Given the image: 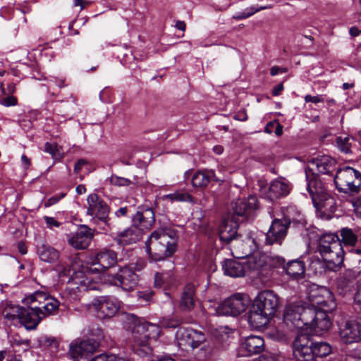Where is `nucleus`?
I'll return each mask as SVG.
<instances>
[{
    "mask_svg": "<svg viewBox=\"0 0 361 361\" xmlns=\"http://www.w3.org/2000/svg\"><path fill=\"white\" fill-rule=\"evenodd\" d=\"M92 237V230L84 225L68 237V243L77 250H83L88 247Z\"/></svg>",
    "mask_w": 361,
    "mask_h": 361,
    "instance_id": "20",
    "label": "nucleus"
},
{
    "mask_svg": "<svg viewBox=\"0 0 361 361\" xmlns=\"http://www.w3.org/2000/svg\"><path fill=\"white\" fill-rule=\"evenodd\" d=\"M264 341L260 336H248L241 343L240 352L244 356L261 353L264 350Z\"/></svg>",
    "mask_w": 361,
    "mask_h": 361,
    "instance_id": "25",
    "label": "nucleus"
},
{
    "mask_svg": "<svg viewBox=\"0 0 361 361\" xmlns=\"http://www.w3.org/2000/svg\"><path fill=\"white\" fill-rule=\"evenodd\" d=\"M76 192L78 195H82L86 192V188L83 185H79L76 187Z\"/></svg>",
    "mask_w": 361,
    "mask_h": 361,
    "instance_id": "63",
    "label": "nucleus"
},
{
    "mask_svg": "<svg viewBox=\"0 0 361 361\" xmlns=\"http://www.w3.org/2000/svg\"><path fill=\"white\" fill-rule=\"evenodd\" d=\"M307 190L312 198V203L317 202V200L328 193L326 187L318 176L311 175L306 171Z\"/></svg>",
    "mask_w": 361,
    "mask_h": 361,
    "instance_id": "23",
    "label": "nucleus"
},
{
    "mask_svg": "<svg viewBox=\"0 0 361 361\" xmlns=\"http://www.w3.org/2000/svg\"><path fill=\"white\" fill-rule=\"evenodd\" d=\"M154 283L159 288L173 286L175 283L173 274L171 271L157 273L154 276Z\"/></svg>",
    "mask_w": 361,
    "mask_h": 361,
    "instance_id": "36",
    "label": "nucleus"
},
{
    "mask_svg": "<svg viewBox=\"0 0 361 361\" xmlns=\"http://www.w3.org/2000/svg\"><path fill=\"white\" fill-rule=\"evenodd\" d=\"M160 334L159 326L148 323L136 324L132 330L133 341V349L140 356H147L152 354V349L149 341L157 339Z\"/></svg>",
    "mask_w": 361,
    "mask_h": 361,
    "instance_id": "7",
    "label": "nucleus"
},
{
    "mask_svg": "<svg viewBox=\"0 0 361 361\" xmlns=\"http://www.w3.org/2000/svg\"><path fill=\"white\" fill-rule=\"evenodd\" d=\"M355 301L357 303H358V304L361 305V288H360V289L357 291V293H356V294H355Z\"/></svg>",
    "mask_w": 361,
    "mask_h": 361,
    "instance_id": "64",
    "label": "nucleus"
},
{
    "mask_svg": "<svg viewBox=\"0 0 361 361\" xmlns=\"http://www.w3.org/2000/svg\"><path fill=\"white\" fill-rule=\"evenodd\" d=\"M340 336L345 343H354L361 341V320L359 322H347L341 330Z\"/></svg>",
    "mask_w": 361,
    "mask_h": 361,
    "instance_id": "26",
    "label": "nucleus"
},
{
    "mask_svg": "<svg viewBox=\"0 0 361 361\" xmlns=\"http://www.w3.org/2000/svg\"><path fill=\"white\" fill-rule=\"evenodd\" d=\"M314 346V354H315L316 360L317 357H324L331 354L332 348L329 343L326 342H312Z\"/></svg>",
    "mask_w": 361,
    "mask_h": 361,
    "instance_id": "37",
    "label": "nucleus"
},
{
    "mask_svg": "<svg viewBox=\"0 0 361 361\" xmlns=\"http://www.w3.org/2000/svg\"><path fill=\"white\" fill-rule=\"evenodd\" d=\"M44 219L48 228L52 229L54 227L58 228L61 223L56 221L54 217L44 216Z\"/></svg>",
    "mask_w": 361,
    "mask_h": 361,
    "instance_id": "49",
    "label": "nucleus"
},
{
    "mask_svg": "<svg viewBox=\"0 0 361 361\" xmlns=\"http://www.w3.org/2000/svg\"><path fill=\"white\" fill-rule=\"evenodd\" d=\"M195 285L188 283L185 286L180 301V308L183 311H190L193 309L195 306Z\"/></svg>",
    "mask_w": 361,
    "mask_h": 361,
    "instance_id": "31",
    "label": "nucleus"
},
{
    "mask_svg": "<svg viewBox=\"0 0 361 361\" xmlns=\"http://www.w3.org/2000/svg\"><path fill=\"white\" fill-rule=\"evenodd\" d=\"M271 8H272V5H267V6L257 7V8L251 6V7L245 8L243 12L239 13L237 15L234 16L233 18L236 20L245 19V18L250 17L255 13H257L262 10L270 9Z\"/></svg>",
    "mask_w": 361,
    "mask_h": 361,
    "instance_id": "39",
    "label": "nucleus"
},
{
    "mask_svg": "<svg viewBox=\"0 0 361 361\" xmlns=\"http://www.w3.org/2000/svg\"><path fill=\"white\" fill-rule=\"evenodd\" d=\"M74 6H80V9L85 8L87 6H88L91 1L90 0H74Z\"/></svg>",
    "mask_w": 361,
    "mask_h": 361,
    "instance_id": "53",
    "label": "nucleus"
},
{
    "mask_svg": "<svg viewBox=\"0 0 361 361\" xmlns=\"http://www.w3.org/2000/svg\"><path fill=\"white\" fill-rule=\"evenodd\" d=\"M341 241L333 233L322 235L319 239L318 250L329 269L341 265L343 261L345 245L355 246L357 241V234L350 228H343L341 231Z\"/></svg>",
    "mask_w": 361,
    "mask_h": 361,
    "instance_id": "4",
    "label": "nucleus"
},
{
    "mask_svg": "<svg viewBox=\"0 0 361 361\" xmlns=\"http://www.w3.org/2000/svg\"><path fill=\"white\" fill-rule=\"evenodd\" d=\"M350 203L353 207V212L355 215L361 218V198L353 199Z\"/></svg>",
    "mask_w": 361,
    "mask_h": 361,
    "instance_id": "46",
    "label": "nucleus"
},
{
    "mask_svg": "<svg viewBox=\"0 0 361 361\" xmlns=\"http://www.w3.org/2000/svg\"><path fill=\"white\" fill-rule=\"evenodd\" d=\"M66 195V193H61L59 196L55 195L50 198H49L45 202H44V207H49L51 205H54L56 204L61 199L64 197Z\"/></svg>",
    "mask_w": 361,
    "mask_h": 361,
    "instance_id": "48",
    "label": "nucleus"
},
{
    "mask_svg": "<svg viewBox=\"0 0 361 361\" xmlns=\"http://www.w3.org/2000/svg\"><path fill=\"white\" fill-rule=\"evenodd\" d=\"M350 355L361 361V343L351 351Z\"/></svg>",
    "mask_w": 361,
    "mask_h": 361,
    "instance_id": "51",
    "label": "nucleus"
},
{
    "mask_svg": "<svg viewBox=\"0 0 361 361\" xmlns=\"http://www.w3.org/2000/svg\"><path fill=\"white\" fill-rule=\"evenodd\" d=\"M177 241L178 235L174 231L157 229L147 240L146 251L152 259L164 260L176 252Z\"/></svg>",
    "mask_w": 361,
    "mask_h": 361,
    "instance_id": "6",
    "label": "nucleus"
},
{
    "mask_svg": "<svg viewBox=\"0 0 361 361\" xmlns=\"http://www.w3.org/2000/svg\"><path fill=\"white\" fill-rule=\"evenodd\" d=\"M336 143L338 147L342 152L348 153L350 151V144L349 142V137L341 136L337 138Z\"/></svg>",
    "mask_w": 361,
    "mask_h": 361,
    "instance_id": "44",
    "label": "nucleus"
},
{
    "mask_svg": "<svg viewBox=\"0 0 361 361\" xmlns=\"http://www.w3.org/2000/svg\"><path fill=\"white\" fill-rule=\"evenodd\" d=\"M86 164V162L85 161V160H83V159H80V160H79V161L75 164V165L74 171H75V173H79V172H80V171L81 170V169H82V166H83L84 164Z\"/></svg>",
    "mask_w": 361,
    "mask_h": 361,
    "instance_id": "58",
    "label": "nucleus"
},
{
    "mask_svg": "<svg viewBox=\"0 0 361 361\" xmlns=\"http://www.w3.org/2000/svg\"><path fill=\"white\" fill-rule=\"evenodd\" d=\"M284 269L288 275L295 279L302 278L305 271V263L300 259L288 262Z\"/></svg>",
    "mask_w": 361,
    "mask_h": 361,
    "instance_id": "33",
    "label": "nucleus"
},
{
    "mask_svg": "<svg viewBox=\"0 0 361 361\" xmlns=\"http://www.w3.org/2000/svg\"><path fill=\"white\" fill-rule=\"evenodd\" d=\"M90 361H129L127 358L116 354L104 353L97 355L92 358Z\"/></svg>",
    "mask_w": 361,
    "mask_h": 361,
    "instance_id": "40",
    "label": "nucleus"
},
{
    "mask_svg": "<svg viewBox=\"0 0 361 361\" xmlns=\"http://www.w3.org/2000/svg\"><path fill=\"white\" fill-rule=\"evenodd\" d=\"M349 32H350V35H352L353 37H356V36L359 35V34L360 33V31L359 30V29L357 27H352L350 29Z\"/></svg>",
    "mask_w": 361,
    "mask_h": 361,
    "instance_id": "62",
    "label": "nucleus"
},
{
    "mask_svg": "<svg viewBox=\"0 0 361 361\" xmlns=\"http://www.w3.org/2000/svg\"><path fill=\"white\" fill-rule=\"evenodd\" d=\"M234 118L235 120L240 121H246L247 119V116L245 110H240V111H238L235 114Z\"/></svg>",
    "mask_w": 361,
    "mask_h": 361,
    "instance_id": "52",
    "label": "nucleus"
},
{
    "mask_svg": "<svg viewBox=\"0 0 361 361\" xmlns=\"http://www.w3.org/2000/svg\"><path fill=\"white\" fill-rule=\"evenodd\" d=\"M0 104L6 107L13 106L17 105V98L13 96H8L6 97L0 98Z\"/></svg>",
    "mask_w": 361,
    "mask_h": 361,
    "instance_id": "45",
    "label": "nucleus"
},
{
    "mask_svg": "<svg viewBox=\"0 0 361 361\" xmlns=\"http://www.w3.org/2000/svg\"><path fill=\"white\" fill-rule=\"evenodd\" d=\"M257 248L258 245L255 240L250 237L245 242L237 239L231 244L232 254L237 258L248 257Z\"/></svg>",
    "mask_w": 361,
    "mask_h": 361,
    "instance_id": "22",
    "label": "nucleus"
},
{
    "mask_svg": "<svg viewBox=\"0 0 361 361\" xmlns=\"http://www.w3.org/2000/svg\"><path fill=\"white\" fill-rule=\"evenodd\" d=\"M290 190V185L284 179H275L272 180L269 187H262L260 189V195L270 201H275L279 198L287 196Z\"/></svg>",
    "mask_w": 361,
    "mask_h": 361,
    "instance_id": "17",
    "label": "nucleus"
},
{
    "mask_svg": "<svg viewBox=\"0 0 361 361\" xmlns=\"http://www.w3.org/2000/svg\"><path fill=\"white\" fill-rule=\"evenodd\" d=\"M250 305V299L246 295L235 293L225 300L218 307L219 314L237 316L244 312Z\"/></svg>",
    "mask_w": 361,
    "mask_h": 361,
    "instance_id": "11",
    "label": "nucleus"
},
{
    "mask_svg": "<svg viewBox=\"0 0 361 361\" xmlns=\"http://www.w3.org/2000/svg\"><path fill=\"white\" fill-rule=\"evenodd\" d=\"M334 183L339 191L358 193L361 187V173L351 167H343L336 172Z\"/></svg>",
    "mask_w": 361,
    "mask_h": 361,
    "instance_id": "8",
    "label": "nucleus"
},
{
    "mask_svg": "<svg viewBox=\"0 0 361 361\" xmlns=\"http://www.w3.org/2000/svg\"><path fill=\"white\" fill-rule=\"evenodd\" d=\"M166 198L169 199L171 201L178 202H191L192 200L190 195L181 191H177L173 193L169 194L166 196Z\"/></svg>",
    "mask_w": 361,
    "mask_h": 361,
    "instance_id": "41",
    "label": "nucleus"
},
{
    "mask_svg": "<svg viewBox=\"0 0 361 361\" xmlns=\"http://www.w3.org/2000/svg\"><path fill=\"white\" fill-rule=\"evenodd\" d=\"M26 307L6 304L2 310L5 319L18 320L26 329L37 328L41 320L57 312L59 301L43 291H36L23 300Z\"/></svg>",
    "mask_w": 361,
    "mask_h": 361,
    "instance_id": "1",
    "label": "nucleus"
},
{
    "mask_svg": "<svg viewBox=\"0 0 361 361\" xmlns=\"http://www.w3.org/2000/svg\"><path fill=\"white\" fill-rule=\"evenodd\" d=\"M222 269L226 275L233 278L243 276L247 271L245 264L233 259L224 261Z\"/></svg>",
    "mask_w": 361,
    "mask_h": 361,
    "instance_id": "29",
    "label": "nucleus"
},
{
    "mask_svg": "<svg viewBox=\"0 0 361 361\" xmlns=\"http://www.w3.org/2000/svg\"><path fill=\"white\" fill-rule=\"evenodd\" d=\"M293 353L297 361H317L314 354V346L307 334H298L293 343Z\"/></svg>",
    "mask_w": 361,
    "mask_h": 361,
    "instance_id": "12",
    "label": "nucleus"
},
{
    "mask_svg": "<svg viewBox=\"0 0 361 361\" xmlns=\"http://www.w3.org/2000/svg\"><path fill=\"white\" fill-rule=\"evenodd\" d=\"M176 339L178 346L183 350L198 348L205 341L203 333L192 329L180 328L177 331Z\"/></svg>",
    "mask_w": 361,
    "mask_h": 361,
    "instance_id": "13",
    "label": "nucleus"
},
{
    "mask_svg": "<svg viewBox=\"0 0 361 361\" xmlns=\"http://www.w3.org/2000/svg\"><path fill=\"white\" fill-rule=\"evenodd\" d=\"M305 101L306 102H312L314 104L322 102H324V99L322 98L321 96L317 95V96H312L310 94H307L305 97Z\"/></svg>",
    "mask_w": 361,
    "mask_h": 361,
    "instance_id": "50",
    "label": "nucleus"
},
{
    "mask_svg": "<svg viewBox=\"0 0 361 361\" xmlns=\"http://www.w3.org/2000/svg\"><path fill=\"white\" fill-rule=\"evenodd\" d=\"M128 209L126 207L119 208L116 212L115 215L117 217L125 216L127 214Z\"/></svg>",
    "mask_w": 361,
    "mask_h": 361,
    "instance_id": "55",
    "label": "nucleus"
},
{
    "mask_svg": "<svg viewBox=\"0 0 361 361\" xmlns=\"http://www.w3.org/2000/svg\"><path fill=\"white\" fill-rule=\"evenodd\" d=\"M279 305V298L271 290L259 293L250 307L248 321L255 328L267 326L272 319Z\"/></svg>",
    "mask_w": 361,
    "mask_h": 361,
    "instance_id": "5",
    "label": "nucleus"
},
{
    "mask_svg": "<svg viewBox=\"0 0 361 361\" xmlns=\"http://www.w3.org/2000/svg\"><path fill=\"white\" fill-rule=\"evenodd\" d=\"M109 182L111 185H115V186H130V185H137L139 183V181L136 177H133V180L126 178L123 177H120L116 175H112L109 178Z\"/></svg>",
    "mask_w": 361,
    "mask_h": 361,
    "instance_id": "38",
    "label": "nucleus"
},
{
    "mask_svg": "<svg viewBox=\"0 0 361 361\" xmlns=\"http://www.w3.org/2000/svg\"><path fill=\"white\" fill-rule=\"evenodd\" d=\"M121 302L110 296H99L94 298L88 305V309L94 312L98 317L106 318L114 316L121 307Z\"/></svg>",
    "mask_w": 361,
    "mask_h": 361,
    "instance_id": "10",
    "label": "nucleus"
},
{
    "mask_svg": "<svg viewBox=\"0 0 361 361\" xmlns=\"http://www.w3.org/2000/svg\"><path fill=\"white\" fill-rule=\"evenodd\" d=\"M97 348L98 343L93 340L77 338L70 343L68 353L74 361H80L93 354Z\"/></svg>",
    "mask_w": 361,
    "mask_h": 361,
    "instance_id": "15",
    "label": "nucleus"
},
{
    "mask_svg": "<svg viewBox=\"0 0 361 361\" xmlns=\"http://www.w3.org/2000/svg\"><path fill=\"white\" fill-rule=\"evenodd\" d=\"M290 221L287 219H274L266 233V243L273 245L281 244L287 234Z\"/></svg>",
    "mask_w": 361,
    "mask_h": 361,
    "instance_id": "19",
    "label": "nucleus"
},
{
    "mask_svg": "<svg viewBox=\"0 0 361 361\" xmlns=\"http://www.w3.org/2000/svg\"><path fill=\"white\" fill-rule=\"evenodd\" d=\"M87 214L104 222L109 226V208L97 194H90L87 198Z\"/></svg>",
    "mask_w": 361,
    "mask_h": 361,
    "instance_id": "16",
    "label": "nucleus"
},
{
    "mask_svg": "<svg viewBox=\"0 0 361 361\" xmlns=\"http://www.w3.org/2000/svg\"><path fill=\"white\" fill-rule=\"evenodd\" d=\"M274 128H275V130H274V133L275 134L277 135V136H280L282 135L283 133V127L282 126L277 123V122H274Z\"/></svg>",
    "mask_w": 361,
    "mask_h": 361,
    "instance_id": "57",
    "label": "nucleus"
},
{
    "mask_svg": "<svg viewBox=\"0 0 361 361\" xmlns=\"http://www.w3.org/2000/svg\"><path fill=\"white\" fill-rule=\"evenodd\" d=\"M311 304L310 307L316 309L317 312H322L326 317L328 313L333 312L336 307L332 293L326 287L317 288L312 290L309 295Z\"/></svg>",
    "mask_w": 361,
    "mask_h": 361,
    "instance_id": "9",
    "label": "nucleus"
},
{
    "mask_svg": "<svg viewBox=\"0 0 361 361\" xmlns=\"http://www.w3.org/2000/svg\"><path fill=\"white\" fill-rule=\"evenodd\" d=\"M38 255L41 260L52 263L59 257V252L54 248L43 245L38 250Z\"/></svg>",
    "mask_w": 361,
    "mask_h": 361,
    "instance_id": "35",
    "label": "nucleus"
},
{
    "mask_svg": "<svg viewBox=\"0 0 361 361\" xmlns=\"http://www.w3.org/2000/svg\"><path fill=\"white\" fill-rule=\"evenodd\" d=\"M317 210L325 212H334L336 210V201L329 193H326L313 203Z\"/></svg>",
    "mask_w": 361,
    "mask_h": 361,
    "instance_id": "34",
    "label": "nucleus"
},
{
    "mask_svg": "<svg viewBox=\"0 0 361 361\" xmlns=\"http://www.w3.org/2000/svg\"><path fill=\"white\" fill-rule=\"evenodd\" d=\"M258 201L256 196L250 195L247 199L238 200L233 203V212L238 216L250 214L257 208Z\"/></svg>",
    "mask_w": 361,
    "mask_h": 361,
    "instance_id": "27",
    "label": "nucleus"
},
{
    "mask_svg": "<svg viewBox=\"0 0 361 361\" xmlns=\"http://www.w3.org/2000/svg\"><path fill=\"white\" fill-rule=\"evenodd\" d=\"M283 320L290 328L310 330L315 334H322L331 326V319L322 312H317L308 303L296 302L286 307Z\"/></svg>",
    "mask_w": 361,
    "mask_h": 361,
    "instance_id": "2",
    "label": "nucleus"
},
{
    "mask_svg": "<svg viewBox=\"0 0 361 361\" xmlns=\"http://www.w3.org/2000/svg\"><path fill=\"white\" fill-rule=\"evenodd\" d=\"M106 281L110 284L119 286L126 291H131L137 284L138 276L130 269L123 267L116 274L108 275Z\"/></svg>",
    "mask_w": 361,
    "mask_h": 361,
    "instance_id": "14",
    "label": "nucleus"
},
{
    "mask_svg": "<svg viewBox=\"0 0 361 361\" xmlns=\"http://www.w3.org/2000/svg\"><path fill=\"white\" fill-rule=\"evenodd\" d=\"M155 221L154 211L150 208L138 211L133 217V224L143 233L149 230Z\"/></svg>",
    "mask_w": 361,
    "mask_h": 361,
    "instance_id": "24",
    "label": "nucleus"
},
{
    "mask_svg": "<svg viewBox=\"0 0 361 361\" xmlns=\"http://www.w3.org/2000/svg\"><path fill=\"white\" fill-rule=\"evenodd\" d=\"M283 90V86L282 84H279L276 86H275L274 88H273V90H272V94L274 96H278L281 94V91Z\"/></svg>",
    "mask_w": 361,
    "mask_h": 361,
    "instance_id": "56",
    "label": "nucleus"
},
{
    "mask_svg": "<svg viewBox=\"0 0 361 361\" xmlns=\"http://www.w3.org/2000/svg\"><path fill=\"white\" fill-rule=\"evenodd\" d=\"M274 122H269L267 123L264 128V131L267 133L271 134L273 133V129L274 128Z\"/></svg>",
    "mask_w": 361,
    "mask_h": 361,
    "instance_id": "60",
    "label": "nucleus"
},
{
    "mask_svg": "<svg viewBox=\"0 0 361 361\" xmlns=\"http://www.w3.org/2000/svg\"><path fill=\"white\" fill-rule=\"evenodd\" d=\"M44 152L50 154L54 159H57L61 158V152H60L58 145L55 143L46 142Z\"/></svg>",
    "mask_w": 361,
    "mask_h": 361,
    "instance_id": "43",
    "label": "nucleus"
},
{
    "mask_svg": "<svg viewBox=\"0 0 361 361\" xmlns=\"http://www.w3.org/2000/svg\"><path fill=\"white\" fill-rule=\"evenodd\" d=\"M44 345L49 346L51 348L52 352L57 351L59 343L55 338H45Z\"/></svg>",
    "mask_w": 361,
    "mask_h": 361,
    "instance_id": "47",
    "label": "nucleus"
},
{
    "mask_svg": "<svg viewBox=\"0 0 361 361\" xmlns=\"http://www.w3.org/2000/svg\"><path fill=\"white\" fill-rule=\"evenodd\" d=\"M286 71L285 69L280 68L277 66H273L270 70V73L272 76L276 75L279 72L284 73Z\"/></svg>",
    "mask_w": 361,
    "mask_h": 361,
    "instance_id": "59",
    "label": "nucleus"
},
{
    "mask_svg": "<svg viewBox=\"0 0 361 361\" xmlns=\"http://www.w3.org/2000/svg\"><path fill=\"white\" fill-rule=\"evenodd\" d=\"M252 361H276V358L271 355H264L253 360Z\"/></svg>",
    "mask_w": 361,
    "mask_h": 361,
    "instance_id": "54",
    "label": "nucleus"
},
{
    "mask_svg": "<svg viewBox=\"0 0 361 361\" xmlns=\"http://www.w3.org/2000/svg\"><path fill=\"white\" fill-rule=\"evenodd\" d=\"M211 180L221 181L220 178L216 177L213 171H198L192 177V185L196 188L206 187Z\"/></svg>",
    "mask_w": 361,
    "mask_h": 361,
    "instance_id": "30",
    "label": "nucleus"
},
{
    "mask_svg": "<svg viewBox=\"0 0 361 361\" xmlns=\"http://www.w3.org/2000/svg\"><path fill=\"white\" fill-rule=\"evenodd\" d=\"M176 27L180 30L185 31L186 25L184 21L178 20L176 23Z\"/></svg>",
    "mask_w": 361,
    "mask_h": 361,
    "instance_id": "61",
    "label": "nucleus"
},
{
    "mask_svg": "<svg viewBox=\"0 0 361 361\" xmlns=\"http://www.w3.org/2000/svg\"><path fill=\"white\" fill-rule=\"evenodd\" d=\"M142 234L137 227L132 224L130 227L118 234V243L123 245L135 243L140 239Z\"/></svg>",
    "mask_w": 361,
    "mask_h": 361,
    "instance_id": "32",
    "label": "nucleus"
},
{
    "mask_svg": "<svg viewBox=\"0 0 361 361\" xmlns=\"http://www.w3.org/2000/svg\"><path fill=\"white\" fill-rule=\"evenodd\" d=\"M267 259V255L255 250L247 257L245 264L246 269L259 274L261 271L268 266Z\"/></svg>",
    "mask_w": 361,
    "mask_h": 361,
    "instance_id": "28",
    "label": "nucleus"
},
{
    "mask_svg": "<svg viewBox=\"0 0 361 361\" xmlns=\"http://www.w3.org/2000/svg\"><path fill=\"white\" fill-rule=\"evenodd\" d=\"M238 226V221L234 216H228L225 219L219 228V235L221 240L228 243L237 240Z\"/></svg>",
    "mask_w": 361,
    "mask_h": 361,
    "instance_id": "21",
    "label": "nucleus"
},
{
    "mask_svg": "<svg viewBox=\"0 0 361 361\" xmlns=\"http://www.w3.org/2000/svg\"><path fill=\"white\" fill-rule=\"evenodd\" d=\"M87 262L90 265V267L78 269V267H80V259L77 256L74 257V264L72 265L73 273L68 283L71 286H76L79 291L94 289L92 279L87 273L102 272L114 267L117 263V255L113 250L105 249L90 257Z\"/></svg>",
    "mask_w": 361,
    "mask_h": 361,
    "instance_id": "3",
    "label": "nucleus"
},
{
    "mask_svg": "<svg viewBox=\"0 0 361 361\" xmlns=\"http://www.w3.org/2000/svg\"><path fill=\"white\" fill-rule=\"evenodd\" d=\"M161 325L164 328H176L180 324V319L174 315L162 318Z\"/></svg>",
    "mask_w": 361,
    "mask_h": 361,
    "instance_id": "42",
    "label": "nucleus"
},
{
    "mask_svg": "<svg viewBox=\"0 0 361 361\" xmlns=\"http://www.w3.org/2000/svg\"><path fill=\"white\" fill-rule=\"evenodd\" d=\"M336 164V160L328 155L318 156L308 161L305 172L314 176L329 174L335 170Z\"/></svg>",
    "mask_w": 361,
    "mask_h": 361,
    "instance_id": "18",
    "label": "nucleus"
}]
</instances>
